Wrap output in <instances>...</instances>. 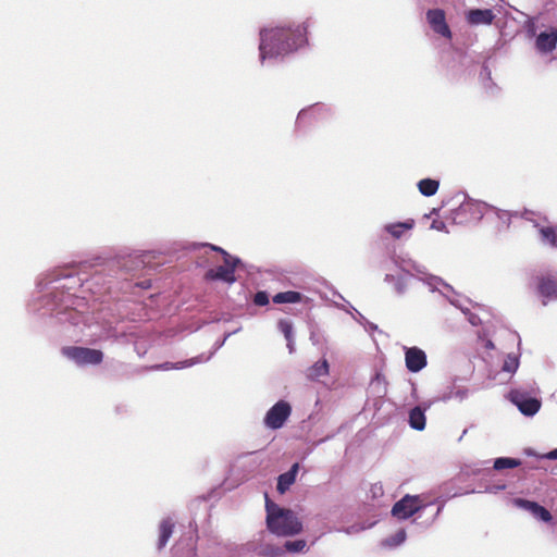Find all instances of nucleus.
Returning <instances> with one entry per match:
<instances>
[{
    "instance_id": "obj_1",
    "label": "nucleus",
    "mask_w": 557,
    "mask_h": 557,
    "mask_svg": "<svg viewBox=\"0 0 557 557\" xmlns=\"http://www.w3.org/2000/svg\"><path fill=\"white\" fill-rule=\"evenodd\" d=\"M144 264L143 255L121 252L109 259L97 257L84 261L78 270L74 267L55 269L37 282L39 292H45L37 309H44V314H55L61 322L78 325L82 308L86 305L85 298L77 295L81 289L100 294L111 278H125V275L143 269Z\"/></svg>"
},
{
    "instance_id": "obj_2",
    "label": "nucleus",
    "mask_w": 557,
    "mask_h": 557,
    "mask_svg": "<svg viewBox=\"0 0 557 557\" xmlns=\"http://www.w3.org/2000/svg\"><path fill=\"white\" fill-rule=\"evenodd\" d=\"M308 21L286 22L259 29V61H283L308 45Z\"/></svg>"
},
{
    "instance_id": "obj_3",
    "label": "nucleus",
    "mask_w": 557,
    "mask_h": 557,
    "mask_svg": "<svg viewBox=\"0 0 557 557\" xmlns=\"http://www.w3.org/2000/svg\"><path fill=\"white\" fill-rule=\"evenodd\" d=\"M267 527L273 534L292 536L302 531V522L297 515L287 508H282L265 494Z\"/></svg>"
},
{
    "instance_id": "obj_4",
    "label": "nucleus",
    "mask_w": 557,
    "mask_h": 557,
    "mask_svg": "<svg viewBox=\"0 0 557 557\" xmlns=\"http://www.w3.org/2000/svg\"><path fill=\"white\" fill-rule=\"evenodd\" d=\"M462 201L456 209L450 211V218L455 224H467L474 221H480L485 209L488 207L487 203L474 200L462 194Z\"/></svg>"
},
{
    "instance_id": "obj_5",
    "label": "nucleus",
    "mask_w": 557,
    "mask_h": 557,
    "mask_svg": "<svg viewBox=\"0 0 557 557\" xmlns=\"http://www.w3.org/2000/svg\"><path fill=\"white\" fill-rule=\"evenodd\" d=\"M422 283L426 285L430 292H438L443 297H445L453 306L460 309L463 314L469 312V306L471 301L466 298H460L454 288L443 281L440 276L436 275H426L422 277Z\"/></svg>"
},
{
    "instance_id": "obj_6",
    "label": "nucleus",
    "mask_w": 557,
    "mask_h": 557,
    "mask_svg": "<svg viewBox=\"0 0 557 557\" xmlns=\"http://www.w3.org/2000/svg\"><path fill=\"white\" fill-rule=\"evenodd\" d=\"M61 354L78 367L97 366L103 360V352L100 349L82 346L62 347Z\"/></svg>"
},
{
    "instance_id": "obj_7",
    "label": "nucleus",
    "mask_w": 557,
    "mask_h": 557,
    "mask_svg": "<svg viewBox=\"0 0 557 557\" xmlns=\"http://www.w3.org/2000/svg\"><path fill=\"white\" fill-rule=\"evenodd\" d=\"M429 506L430 504L422 502L420 495L406 494L393 505L391 513L398 520H406L414 515H418L417 518H420L419 513Z\"/></svg>"
},
{
    "instance_id": "obj_8",
    "label": "nucleus",
    "mask_w": 557,
    "mask_h": 557,
    "mask_svg": "<svg viewBox=\"0 0 557 557\" xmlns=\"http://www.w3.org/2000/svg\"><path fill=\"white\" fill-rule=\"evenodd\" d=\"M507 398L524 417H534L542 407L541 398L522 388H512Z\"/></svg>"
},
{
    "instance_id": "obj_9",
    "label": "nucleus",
    "mask_w": 557,
    "mask_h": 557,
    "mask_svg": "<svg viewBox=\"0 0 557 557\" xmlns=\"http://www.w3.org/2000/svg\"><path fill=\"white\" fill-rule=\"evenodd\" d=\"M292 411V405L287 400L280 399L267 411L263 424L270 430H280L289 419Z\"/></svg>"
},
{
    "instance_id": "obj_10",
    "label": "nucleus",
    "mask_w": 557,
    "mask_h": 557,
    "mask_svg": "<svg viewBox=\"0 0 557 557\" xmlns=\"http://www.w3.org/2000/svg\"><path fill=\"white\" fill-rule=\"evenodd\" d=\"M222 265H218L206 272L205 278L208 281H220L227 284L236 282L235 269L242 264V260L238 257L223 260Z\"/></svg>"
},
{
    "instance_id": "obj_11",
    "label": "nucleus",
    "mask_w": 557,
    "mask_h": 557,
    "mask_svg": "<svg viewBox=\"0 0 557 557\" xmlns=\"http://www.w3.org/2000/svg\"><path fill=\"white\" fill-rule=\"evenodd\" d=\"M426 22L430 28L438 36L450 40L453 38L451 29L446 21V14L443 9H429L425 13Z\"/></svg>"
},
{
    "instance_id": "obj_12",
    "label": "nucleus",
    "mask_w": 557,
    "mask_h": 557,
    "mask_svg": "<svg viewBox=\"0 0 557 557\" xmlns=\"http://www.w3.org/2000/svg\"><path fill=\"white\" fill-rule=\"evenodd\" d=\"M405 364L409 372L418 373L428 366V357L423 349L412 346L404 347Z\"/></svg>"
},
{
    "instance_id": "obj_13",
    "label": "nucleus",
    "mask_w": 557,
    "mask_h": 557,
    "mask_svg": "<svg viewBox=\"0 0 557 557\" xmlns=\"http://www.w3.org/2000/svg\"><path fill=\"white\" fill-rule=\"evenodd\" d=\"M513 504L521 509L529 511L535 519L542 522H550L553 520L552 513L542 505L534 500L525 498H515Z\"/></svg>"
},
{
    "instance_id": "obj_14",
    "label": "nucleus",
    "mask_w": 557,
    "mask_h": 557,
    "mask_svg": "<svg viewBox=\"0 0 557 557\" xmlns=\"http://www.w3.org/2000/svg\"><path fill=\"white\" fill-rule=\"evenodd\" d=\"M537 292L542 297V304L546 306L549 301L557 300V278L553 275H545L539 278Z\"/></svg>"
},
{
    "instance_id": "obj_15",
    "label": "nucleus",
    "mask_w": 557,
    "mask_h": 557,
    "mask_svg": "<svg viewBox=\"0 0 557 557\" xmlns=\"http://www.w3.org/2000/svg\"><path fill=\"white\" fill-rule=\"evenodd\" d=\"M557 45V29L550 28L549 30L541 32L535 39V49L541 54L550 53L555 50Z\"/></svg>"
},
{
    "instance_id": "obj_16",
    "label": "nucleus",
    "mask_w": 557,
    "mask_h": 557,
    "mask_svg": "<svg viewBox=\"0 0 557 557\" xmlns=\"http://www.w3.org/2000/svg\"><path fill=\"white\" fill-rule=\"evenodd\" d=\"M210 359H211V355L200 354L196 357H193V358H189V359H186L183 361H177V362L166 361L163 363H159V364L153 366L152 369L162 370V371L181 370V369L193 367L198 363L208 362Z\"/></svg>"
},
{
    "instance_id": "obj_17",
    "label": "nucleus",
    "mask_w": 557,
    "mask_h": 557,
    "mask_svg": "<svg viewBox=\"0 0 557 557\" xmlns=\"http://www.w3.org/2000/svg\"><path fill=\"white\" fill-rule=\"evenodd\" d=\"M392 262L395 264L396 268H398L400 271H403L406 274H410L411 271L417 272L418 274H421L422 276H419V281L422 282V277H425L426 275H430L425 271V267L418 264L416 261L411 260L408 257L394 255L392 257Z\"/></svg>"
},
{
    "instance_id": "obj_18",
    "label": "nucleus",
    "mask_w": 557,
    "mask_h": 557,
    "mask_svg": "<svg viewBox=\"0 0 557 557\" xmlns=\"http://www.w3.org/2000/svg\"><path fill=\"white\" fill-rule=\"evenodd\" d=\"M495 14L491 9H471L466 14V20L470 25H491Z\"/></svg>"
},
{
    "instance_id": "obj_19",
    "label": "nucleus",
    "mask_w": 557,
    "mask_h": 557,
    "mask_svg": "<svg viewBox=\"0 0 557 557\" xmlns=\"http://www.w3.org/2000/svg\"><path fill=\"white\" fill-rule=\"evenodd\" d=\"M299 471V463H294L288 471L277 476L276 490L280 494H285L289 487L295 483L297 473Z\"/></svg>"
},
{
    "instance_id": "obj_20",
    "label": "nucleus",
    "mask_w": 557,
    "mask_h": 557,
    "mask_svg": "<svg viewBox=\"0 0 557 557\" xmlns=\"http://www.w3.org/2000/svg\"><path fill=\"white\" fill-rule=\"evenodd\" d=\"M174 527H175V522L170 517L164 518V519H162L160 521V523H159V536H158V542H157L158 550H161V549H163L166 546L170 537L173 534Z\"/></svg>"
},
{
    "instance_id": "obj_21",
    "label": "nucleus",
    "mask_w": 557,
    "mask_h": 557,
    "mask_svg": "<svg viewBox=\"0 0 557 557\" xmlns=\"http://www.w3.org/2000/svg\"><path fill=\"white\" fill-rule=\"evenodd\" d=\"M468 396H469V389L467 387L459 386L454 383L437 397V400L443 401V403H447L453 399L462 401L466 398H468Z\"/></svg>"
},
{
    "instance_id": "obj_22",
    "label": "nucleus",
    "mask_w": 557,
    "mask_h": 557,
    "mask_svg": "<svg viewBox=\"0 0 557 557\" xmlns=\"http://www.w3.org/2000/svg\"><path fill=\"white\" fill-rule=\"evenodd\" d=\"M426 407L416 406L410 409L408 416V423L411 429L417 431H423L425 429L426 417H425Z\"/></svg>"
},
{
    "instance_id": "obj_23",
    "label": "nucleus",
    "mask_w": 557,
    "mask_h": 557,
    "mask_svg": "<svg viewBox=\"0 0 557 557\" xmlns=\"http://www.w3.org/2000/svg\"><path fill=\"white\" fill-rule=\"evenodd\" d=\"M329 361L325 358H322L306 370V377L309 381H318L320 377L329 375Z\"/></svg>"
},
{
    "instance_id": "obj_24",
    "label": "nucleus",
    "mask_w": 557,
    "mask_h": 557,
    "mask_svg": "<svg viewBox=\"0 0 557 557\" xmlns=\"http://www.w3.org/2000/svg\"><path fill=\"white\" fill-rule=\"evenodd\" d=\"M414 226V221L409 219L404 222L389 223L384 225V231L391 234L395 239H399L406 231Z\"/></svg>"
},
{
    "instance_id": "obj_25",
    "label": "nucleus",
    "mask_w": 557,
    "mask_h": 557,
    "mask_svg": "<svg viewBox=\"0 0 557 557\" xmlns=\"http://www.w3.org/2000/svg\"><path fill=\"white\" fill-rule=\"evenodd\" d=\"M305 299H307V297L296 290L281 292L275 294L272 298L274 304H299Z\"/></svg>"
},
{
    "instance_id": "obj_26",
    "label": "nucleus",
    "mask_w": 557,
    "mask_h": 557,
    "mask_svg": "<svg viewBox=\"0 0 557 557\" xmlns=\"http://www.w3.org/2000/svg\"><path fill=\"white\" fill-rule=\"evenodd\" d=\"M384 281L388 284H393V288L398 296H403L407 292L408 283L406 275H394L387 273Z\"/></svg>"
},
{
    "instance_id": "obj_27",
    "label": "nucleus",
    "mask_w": 557,
    "mask_h": 557,
    "mask_svg": "<svg viewBox=\"0 0 557 557\" xmlns=\"http://www.w3.org/2000/svg\"><path fill=\"white\" fill-rule=\"evenodd\" d=\"M417 186H418V189L421 195H423L424 197H432L438 190L440 181L435 180V178L428 177V178L420 180L418 182Z\"/></svg>"
},
{
    "instance_id": "obj_28",
    "label": "nucleus",
    "mask_w": 557,
    "mask_h": 557,
    "mask_svg": "<svg viewBox=\"0 0 557 557\" xmlns=\"http://www.w3.org/2000/svg\"><path fill=\"white\" fill-rule=\"evenodd\" d=\"M407 533L405 529H399L395 534L387 536L382 541V545L388 548H395L405 543Z\"/></svg>"
},
{
    "instance_id": "obj_29",
    "label": "nucleus",
    "mask_w": 557,
    "mask_h": 557,
    "mask_svg": "<svg viewBox=\"0 0 557 557\" xmlns=\"http://www.w3.org/2000/svg\"><path fill=\"white\" fill-rule=\"evenodd\" d=\"M521 465V460L517 458L510 457H498L494 460L493 468L495 470H504V469H512L517 468Z\"/></svg>"
},
{
    "instance_id": "obj_30",
    "label": "nucleus",
    "mask_w": 557,
    "mask_h": 557,
    "mask_svg": "<svg viewBox=\"0 0 557 557\" xmlns=\"http://www.w3.org/2000/svg\"><path fill=\"white\" fill-rule=\"evenodd\" d=\"M519 367V357L515 354H508L503 362L502 371L511 376Z\"/></svg>"
},
{
    "instance_id": "obj_31",
    "label": "nucleus",
    "mask_w": 557,
    "mask_h": 557,
    "mask_svg": "<svg viewBox=\"0 0 557 557\" xmlns=\"http://www.w3.org/2000/svg\"><path fill=\"white\" fill-rule=\"evenodd\" d=\"M480 79L486 90L491 92L496 88L495 84L492 82V72L486 62L483 63L480 71Z\"/></svg>"
},
{
    "instance_id": "obj_32",
    "label": "nucleus",
    "mask_w": 557,
    "mask_h": 557,
    "mask_svg": "<svg viewBox=\"0 0 557 557\" xmlns=\"http://www.w3.org/2000/svg\"><path fill=\"white\" fill-rule=\"evenodd\" d=\"M283 548L289 553H302L307 550V542L302 539L285 541Z\"/></svg>"
},
{
    "instance_id": "obj_33",
    "label": "nucleus",
    "mask_w": 557,
    "mask_h": 557,
    "mask_svg": "<svg viewBox=\"0 0 557 557\" xmlns=\"http://www.w3.org/2000/svg\"><path fill=\"white\" fill-rule=\"evenodd\" d=\"M541 240L552 247H557V230L553 227H542L540 230Z\"/></svg>"
},
{
    "instance_id": "obj_34",
    "label": "nucleus",
    "mask_w": 557,
    "mask_h": 557,
    "mask_svg": "<svg viewBox=\"0 0 557 557\" xmlns=\"http://www.w3.org/2000/svg\"><path fill=\"white\" fill-rule=\"evenodd\" d=\"M351 309L356 312L354 319L362 324L367 331L373 332L377 330V325L367 320L355 307L350 306Z\"/></svg>"
},
{
    "instance_id": "obj_35",
    "label": "nucleus",
    "mask_w": 557,
    "mask_h": 557,
    "mask_svg": "<svg viewBox=\"0 0 557 557\" xmlns=\"http://www.w3.org/2000/svg\"><path fill=\"white\" fill-rule=\"evenodd\" d=\"M277 327L283 333L285 339L294 337V329L290 321L282 319L278 321Z\"/></svg>"
},
{
    "instance_id": "obj_36",
    "label": "nucleus",
    "mask_w": 557,
    "mask_h": 557,
    "mask_svg": "<svg viewBox=\"0 0 557 557\" xmlns=\"http://www.w3.org/2000/svg\"><path fill=\"white\" fill-rule=\"evenodd\" d=\"M319 109H320L319 104H314L309 108L300 110L297 115V122L300 123L305 119H307L311 115H314L319 111Z\"/></svg>"
},
{
    "instance_id": "obj_37",
    "label": "nucleus",
    "mask_w": 557,
    "mask_h": 557,
    "mask_svg": "<svg viewBox=\"0 0 557 557\" xmlns=\"http://www.w3.org/2000/svg\"><path fill=\"white\" fill-rule=\"evenodd\" d=\"M253 302L257 306H267L269 304V294L265 290H258L253 296Z\"/></svg>"
},
{
    "instance_id": "obj_38",
    "label": "nucleus",
    "mask_w": 557,
    "mask_h": 557,
    "mask_svg": "<svg viewBox=\"0 0 557 557\" xmlns=\"http://www.w3.org/2000/svg\"><path fill=\"white\" fill-rule=\"evenodd\" d=\"M201 246L209 247L211 250L220 252L223 256V260L234 258L235 256L230 255L226 250H224L222 247L212 245V244H200Z\"/></svg>"
},
{
    "instance_id": "obj_39",
    "label": "nucleus",
    "mask_w": 557,
    "mask_h": 557,
    "mask_svg": "<svg viewBox=\"0 0 557 557\" xmlns=\"http://www.w3.org/2000/svg\"><path fill=\"white\" fill-rule=\"evenodd\" d=\"M431 228L438 232L448 233L446 223L442 220H433V222L431 223Z\"/></svg>"
},
{
    "instance_id": "obj_40",
    "label": "nucleus",
    "mask_w": 557,
    "mask_h": 557,
    "mask_svg": "<svg viewBox=\"0 0 557 557\" xmlns=\"http://www.w3.org/2000/svg\"><path fill=\"white\" fill-rule=\"evenodd\" d=\"M465 315L467 317L468 322H469L471 325H473V326H476V325H479V324L481 323V319H480V317H479L478 314H475V313L471 312L470 310H469V312H468L467 314H465Z\"/></svg>"
},
{
    "instance_id": "obj_41",
    "label": "nucleus",
    "mask_w": 557,
    "mask_h": 557,
    "mask_svg": "<svg viewBox=\"0 0 557 557\" xmlns=\"http://www.w3.org/2000/svg\"><path fill=\"white\" fill-rule=\"evenodd\" d=\"M370 492L372 494V497L375 498L383 495V487L380 483H375L371 486Z\"/></svg>"
},
{
    "instance_id": "obj_42",
    "label": "nucleus",
    "mask_w": 557,
    "mask_h": 557,
    "mask_svg": "<svg viewBox=\"0 0 557 557\" xmlns=\"http://www.w3.org/2000/svg\"><path fill=\"white\" fill-rule=\"evenodd\" d=\"M426 4H455V0H419Z\"/></svg>"
},
{
    "instance_id": "obj_43",
    "label": "nucleus",
    "mask_w": 557,
    "mask_h": 557,
    "mask_svg": "<svg viewBox=\"0 0 557 557\" xmlns=\"http://www.w3.org/2000/svg\"><path fill=\"white\" fill-rule=\"evenodd\" d=\"M225 344V338H221V339H218L213 347H212V350L208 354V355H211V358L214 356V354L224 346Z\"/></svg>"
},
{
    "instance_id": "obj_44",
    "label": "nucleus",
    "mask_w": 557,
    "mask_h": 557,
    "mask_svg": "<svg viewBox=\"0 0 557 557\" xmlns=\"http://www.w3.org/2000/svg\"><path fill=\"white\" fill-rule=\"evenodd\" d=\"M442 508H443V506L437 507L436 512L432 516V518H430L428 521H425V527H430L435 521L436 517L442 511Z\"/></svg>"
},
{
    "instance_id": "obj_45",
    "label": "nucleus",
    "mask_w": 557,
    "mask_h": 557,
    "mask_svg": "<svg viewBox=\"0 0 557 557\" xmlns=\"http://www.w3.org/2000/svg\"><path fill=\"white\" fill-rule=\"evenodd\" d=\"M543 458L548 459V460H557V448L552 449L550 451L545 454L543 456Z\"/></svg>"
},
{
    "instance_id": "obj_46",
    "label": "nucleus",
    "mask_w": 557,
    "mask_h": 557,
    "mask_svg": "<svg viewBox=\"0 0 557 557\" xmlns=\"http://www.w3.org/2000/svg\"><path fill=\"white\" fill-rule=\"evenodd\" d=\"M505 485H497V486H487L485 488V492L487 493H497L498 491H503L505 490Z\"/></svg>"
},
{
    "instance_id": "obj_47",
    "label": "nucleus",
    "mask_w": 557,
    "mask_h": 557,
    "mask_svg": "<svg viewBox=\"0 0 557 557\" xmlns=\"http://www.w3.org/2000/svg\"><path fill=\"white\" fill-rule=\"evenodd\" d=\"M286 342H287V348H288L289 354H293L295 351V341H294V337L287 338Z\"/></svg>"
},
{
    "instance_id": "obj_48",
    "label": "nucleus",
    "mask_w": 557,
    "mask_h": 557,
    "mask_svg": "<svg viewBox=\"0 0 557 557\" xmlns=\"http://www.w3.org/2000/svg\"><path fill=\"white\" fill-rule=\"evenodd\" d=\"M236 332H237V330H236V331H234V332H228V333L224 334V336H223L222 338H225V342H226V341H227V338H228L231 335L235 334Z\"/></svg>"
},
{
    "instance_id": "obj_49",
    "label": "nucleus",
    "mask_w": 557,
    "mask_h": 557,
    "mask_svg": "<svg viewBox=\"0 0 557 557\" xmlns=\"http://www.w3.org/2000/svg\"><path fill=\"white\" fill-rule=\"evenodd\" d=\"M348 312H349V313H351V314H352V317H354V315H356V312H355V311H354V309H351L350 307H349Z\"/></svg>"
},
{
    "instance_id": "obj_50",
    "label": "nucleus",
    "mask_w": 557,
    "mask_h": 557,
    "mask_svg": "<svg viewBox=\"0 0 557 557\" xmlns=\"http://www.w3.org/2000/svg\"><path fill=\"white\" fill-rule=\"evenodd\" d=\"M348 312H349V313H351V314H352V317H354V315H356V312H355V311H354V309H351L350 307H349Z\"/></svg>"
},
{
    "instance_id": "obj_51",
    "label": "nucleus",
    "mask_w": 557,
    "mask_h": 557,
    "mask_svg": "<svg viewBox=\"0 0 557 557\" xmlns=\"http://www.w3.org/2000/svg\"><path fill=\"white\" fill-rule=\"evenodd\" d=\"M348 312H349V313H351V314H352V317H354V315H356V312H355V311H354V309H351L350 307H349Z\"/></svg>"
},
{
    "instance_id": "obj_52",
    "label": "nucleus",
    "mask_w": 557,
    "mask_h": 557,
    "mask_svg": "<svg viewBox=\"0 0 557 557\" xmlns=\"http://www.w3.org/2000/svg\"><path fill=\"white\" fill-rule=\"evenodd\" d=\"M486 347H488V348H493V347H494V345H493V343H492V342H488V343L486 344Z\"/></svg>"
},
{
    "instance_id": "obj_53",
    "label": "nucleus",
    "mask_w": 557,
    "mask_h": 557,
    "mask_svg": "<svg viewBox=\"0 0 557 557\" xmlns=\"http://www.w3.org/2000/svg\"><path fill=\"white\" fill-rule=\"evenodd\" d=\"M466 433H467V430H463V432H462V435H461V436H463ZM461 438H462V437H460L459 440H461Z\"/></svg>"
}]
</instances>
